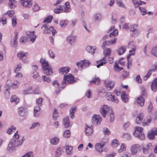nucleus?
Listing matches in <instances>:
<instances>
[{
    "label": "nucleus",
    "instance_id": "1",
    "mask_svg": "<svg viewBox=\"0 0 157 157\" xmlns=\"http://www.w3.org/2000/svg\"><path fill=\"white\" fill-rule=\"evenodd\" d=\"M13 138L14 139L10 140L7 147V150L9 151H11L14 149L15 146H18L21 145L25 140L23 136L18 135V131L15 133Z\"/></svg>",
    "mask_w": 157,
    "mask_h": 157
},
{
    "label": "nucleus",
    "instance_id": "2",
    "mask_svg": "<svg viewBox=\"0 0 157 157\" xmlns=\"http://www.w3.org/2000/svg\"><path fill=\"white\" fill-rule=\"evenodd\" d=\"M118 34V31L117 29L114 30L109 35V37L113 38V40H105L102 44L101 47L103 48L105 47V45H110L115 44L116 42V38L115 36H117Z\"/></svg>",
    "mask_w": 157,
    "mask_h": 157
},
{
    "label": "nucleus",
    "instance_id": "3",
    "mask_svg": "<svg viewBox=\"0 0 157 157\" xmlns=\"http://www.w3.org/2000/svg\"><path fill=\"white\" fill-rule=\"evenodd\" d=\"M40 62L42 64L45 74L46 75H51L53 73L52 69L48 64V62L44 59H41Z\"/></svg>",
    "mask_w": 157,
    "mask_h": 157
},
{
    "label": "nucleus",
    "instance_id": "4",
    "mask_svg": "<svg viewBox=\"0 0 157 157\" xmlns=\"http://www.w3.org/2000/svg\"><path fill=\"white\" fill-rule=\"evenodd\" d=\"M74 77L71 74H69L68 75H65L63 77V81L62 82V85L63 86L61 90L64 88L65 85L68 84H72L74 82Z\"/></svg>",
    "mask_w": 157,
    "mask_h": 157
},
{
    "label": "nucleus",
    "instance_id": "5",
    "mask_svg": "<svg viewBox=\"0 0 157 157\" xmlns=\"http://www.w3.org/2000/svg\"><path fill=\"white\" fill-rule=\"evenodd\" d=\"M143 128L139 127H136L133 133L134 136L138 138L141 140H144L145 139L144 134L143 132Z\"/></svg>",
    "mask_w": 157,
    "mask_h": 157
},
{
    "label": "nucleus",
    "instance_id": "6",
    "mask_svg": "<svg viewBox=\"0 0 157 157\" xmlns=\"http://www.w3.org/2000/svg\"><path fill=\"white\" fill-rule=\"evenodd\" d=\"M140 145L139 144H134L132 145L130 149L131 154L133 155H137L138 152L140 151Z\"/></svg>",
    "mask_w": 157,
    "mask_h": 157
},
{
    "label": "nucleus",
    "instance_id": "7",
    "mask_svg": "<svg viewBox=\"0 0 157 157\" xmlns=\"http://www.w3.org/2000/svg\"><path fill=\"white\" fill-rule=\"evenodd\" d=\"M90 64V62L88 60H84L81 61L79 62L76 63V65L78 67L81 68V69L82 70L83 68H85Z\"/></svg>",
    "mask_w": 157,
    "mask_h": 157
},
{
    "label": "nucleus",
    "instance_id": "8",
    "mask_svg": "<svg viewBox=\"0 0 157 157\" xmlns=\"http://www.w3.org/2000/svg\"><path fill=\"white\" fill-rule=\"evenodd\" d=\"M109 107L107 105H104L101 106L100 109V112L103 117H105L109 110Z\"/></svg>",
    "mask_w": 157,
    "mask_h": 157
},
{
    "label": "nucleus",
    "instance_id": "9",
    "mask_svg": "<svg viewBox=\"0 0 157 157\" xmlns=\"http://www.w3.org/2000/svg\"><path fill=\"white\" fill-rule=\"evenodd\" d=\"M156 135H157V128H155L151 129L148 132L147 136L149 139L152 140L155 139V136Z\"/></svg>",
    "mask_w": 157,
    "mask_h": 157
},
{
    "label": "nucleus",
    "instance_id": "10",
    "mask_svg": "<svg viewBox=\"0 0 157 157\" xmlns=\"http://www.w3.org/2000/svg\"><path fill=\"white\" fill-rule=\"evenodd\" d=\"M21 2L22 5L26 8H30L32 5V0H21Z\"/></svg>",
    "mask_w": 157,
    "mask_h": 157
},
{
    "label": "nucleus",
    "instance_id": "11",
    "mask_svg": "<svg viewBox=\"0 0 157 157\" xmlns=\"http://www.w3.org/2000/svg\"><path fill=\"white\" fill-rule=\"evenodd\" d=\"M106 97L108 100L112 101L116 103H117L118 102L117 98L109 93L107 94Z\"/></svg>",
    "mask_w": 157,
    "mask_h": 157
},
{
    "label": "nucleus",
    "instance_id": "12",
    "mask_svg": "<svg viewBox=\"0 0 157 157\" xmlns=\"http://www.w3.org/2000/svg\"><path fill=\"white\" fill-rule=\"evenodd\" d=\"M101 121V117L99 115H95L92 117V119L93 123L96 124L98 125L100 124Z\"/></svg>",
    "mask_w": 157,
    "mask_h": 157
},
{
    "label": "nucleus",
    "instance_id": "13",
    "mask_svg": "<svg viewBox=\"0 0 157 157\" xmlns=\"http://www.w3.org/2000/svg\"><path fill=\"white\" fill-rule=\"evenodd\" d=\"M105 84L107 89L109 90H110L113 87L114 83L111 81H108L105 82Z\"/></svg>",
    "mask_w": 157,
    "mask_h": 157
},
{
    "label": "nucleus",
    "instance_id": "14",
    "mask_svg": "<svg viewBox=\"0 0 157 157\" xmlns=\"http://www.w3.org/2000/svg\"><path fill=\"white\" fill-rule=\"evenodd\" d=\"M104 145L103 142L97 143L95 146L96 150L99 152H102Z\"/></svg>",
    "mask_w": 157,
    "mask_h": 157
},
{
    "label": "nucleus",
    "instance_id": "15",
    "mask_svg": "<svg viewBox=\"0 0 157 157\" xmlns=\"http://www.w3.org/2000/svg\"><path fill=\"white\" fill-rule=\"evenodd\" d=\"M27 113V110L25 107H21L18 109V114L21 116L26 115Z\"/></svg>",
    "mask_w": 157,
    "mask_h": 157
},
{
    "label": "nucleus",
    "instance_id": "16",
    "mask_svg": "<svg viewBox=\"0 0 157 157\" xmlns=\"http://www.w3.org/2000/svg\"><path fill=\"white\" fill-rule=\"evenodd\" d=\"M93 131V126H88L87 124L85 127V134L86 135L89 136L91 135Z\"/></svg>",
    "mask_w": 157,
    "mask_h": 157
},
{
    "label": "nucleus",
    "instance_id": "17",
    "mask_svg": "<svg viewBox=\"0 0 157 157\" xmlns=\"http://www.w3.org/2000/svg\"><path fill=\"white\" fill-rule=\"evenodd\" d=\"M27 35L29 36L30 39V40L33 42L35 41V39L36 37V36L34 34V32H27Z\"/></svg>",
    "mask_w": 157,
    "mask_h": 157
},
{
    "label": "nucleus",
    "instance_id": "18",
    "mask_svg": "<svg viewBox=\"0 0 157 157\" xmlns=\"http://www.w3.org/2000/svg\"><path fill=\"white\" fill-rule=\"evenodd\" d=\"M43 32L45 34L49 33L51 32H52L53 36H54L55 34L56 33V30L53 29L52 26L49 27V29H45Z\"/></svg>",
    "mask_w": 157,
    "mask_h": 157
},
{
    "label": "nucleus",
    "instance_id": "19",
    "mask_svg": "<svg viewBox=\"0 0 157 157\" xmlns=\"http://www.w3.org/2000/svg\"><path fill=\"white\" fill-rule=\"evenodd\" d=\"M137 105H140L141 106H142L144 104V99L142 95L139 97L136 100Z\"/></svg>",
    "mask_w": 157,
    "mask_h": 157
},
{
    "label": "nucleus",
    "instance_id": "20",
    "mask_svg": "<svg viewBox=\"0 0 157 157\" xmlns=\"http://www.w3.org/2000/svg\"><path fill=\"white\" fill-rule=\"evenodd\" d=\"M70 69V68L68 67H63L59 69V72L61 74L66 75L69 72Z\"/></svg>",
    "mask_w": 157,
    "mask_h": 157
},
{
    "label": "nucleus",
    "instance_id": "21",
    "mask_svg": "<svg viewBox=\"0 0 157 157\" xmlns=\"http://www.w3.org/2000/svg\"><path fill=\"white\" fill-rule=\"evenodd\" d=\"M151 89L152 91L155 92L157 90V78L154 79L151 83Z\"/></svg>",
    "mask_w": 157,
    "mask_h": 157
},
{
    "label": "nucleus",
    "instance_id": "22",
    "mask_svg": "<svg viewBox=\"0 0 157 157\" xmlns=\"http://www.w3.org/2000/svg\"><path fill=\"white\" fill-rule=\"evenodd\" d=\"M100 83V81L99 78L95 77L93 78V79L90 81V84L91 85L94 84L96 85H99Z\"/></svg>",
    "mask_w": 157,
    "mask_h": 157
},
{
    "label": "nucleus",
    "instance_id": "23",
    "mask_svg": "<svg viewBox=\"0 0 157 157\" xmlns=\"http://www.w3.org/2000/svg\"><path fill=\"white\" fill-rule=\"evenodd\" d=\"M75 36L72 35L69 36L67 38L68 42L71 45L75 42Z\"/></svg>",
    "mask_w": 157,
    "mask_h": 157
},
{
    "label": "nucleus",
    "instance_id": "24",
    "mask_svg": "<svg viewBox=\"0 0 157 157\" xmlns=\"http://www.w3.org/2000/svg\"><path fill=\"white\" fill-rule=\"evenodd\" d=\"M128 48H130L131 51L133 52H135L136 50V46L134 44V42L133 41H131L129 42L128 45Z\"/></svg>",
    "mask_w": 157,
    "mask_h": 157
},
{
    "label": "nucleus",
    "instance_id": "25",
    "mask_svg": "<svg viewBox=\"0 0 157 157\" xmlns=\"http://www.w3.org/2000/svg\"><path fill=\"white\" fill-rule=\"evenodd\" d=\"M107 59L105 57H104L100 61H98L97 63L98 64L97 65V68H99L100 66H102L106 62Z\"/></svg>",
    "mask_w": 157,
    "mask_h": 157
},
{
    "label": "nucleus",
    "instance_id": "26",
    "mask_svg": "<svg viewBox=\"0 0 157 157\" xmlns=\"http://www.w3.org/2000/svg\"><path fill=\"white\" fill-rule=\"evenodd\" d=\"M76 107L75 106L72 107L70 110V116L72 119H73L75 117V112L76 110Z\"/></svg>",
    "mask_w": 157,
    "mask_h": 157
},
{
    "label": "nucleus",
    "instance_id": "27",
    "mask_svg": "<svg viewBox=\"0 0 157 157\" xmlns=\"http://www.w3.org/2000/svg\"><path fill=\"white\" fill-rule=\"evenodd\" d=\"M143 116V113L140 114L137 116L136 119V122L137 124H140L142 122Z\"/></svg>",
    "mask_w": 157,
    "mask_h": 157
},
{
    "label": "nucleus",
    "instance_id": "28",
    "mask_svg": "<svg viewBox=\"0 0 157 157\" xmlns=\"http://www.w3.org/2000/svg\"><path fill=\"white\" fill-rule=\"evenodd\" d=\"M33 87L31 86H30L29 87V88L24 90L23 91V94L25 95L31 94L32 93V90Z\"/></svg>",
    "mask_w": 157,
    "mask_h": 157
},
{
    "label": "nucleus",
    "instance_id": "29",
    "mask_svg": "<svg viewBox=\"0 0 157 157\" xmlns=\"http://www.w3.org/2000/svg\"><path fill=\"white\" fill-rule=\"evenodd\" d=\"M73 147L67 146L66 147V153L69 155H71L72 153Z\"/></svg>",
    "mask_w": 157,
    "mask_h": 157
},
{
    "label": "nucleus",
    "instance_id": "30",
    "mask_svg": "<svg viewBox=\"0 0 157 157\" xmlns=\"http://www.w3.org/2000/svg\"><path fill=\"white\" fill-rule=\"evenodd\" d=\"M117 5L121 8H126V7L124 4L122 0H116V1Z\"/></svg>",
    "mask_w": 157,
    "mask_h": 157
},
{
    "label": "nucleus",
    "instance_id": "31",
    "mask_svg": "<svg viewBox=\"0 0 157 157\" xmlns=\"http://www.w3.org/2000/svg\"><path fill=\"white\" fill-rule=\"evenodd\" d=\"M86 50L87 52L91 53L92 54H93L95 52L96 49H95L93 47H91L90 46H88L86 48Z\"/></svg>",
    "mask_w": 157,
    "mask_h": 157
},
{
    "label": "nucleus",
    "instance_id": "32",
    "mask_svg": "<svg viewBox=\"0 0 157 157\" xmlns=\"http://www.w3.org/2000/svg\"><path fill=\"white\" fill-rule=\"evenodd\" d=\"M63 123L65 128H67L70 125V122L69 120L68 117H67L63 119Z\"/></svg>",
    "mask_w": 157,
    "mask_h": 157
},
{
    "label": "nucleus",
    "instance_id": "33",
    "mask_svg": "<svg viewBox=\"0 0 157 157\" xmlns=\"http://www.w3.org/2000/svg\"><path fill=\"white\" fill-rule=\"evenodd\" d=\"M59 141V139L56 137L52 138L50 140V143L52 145L57 144Z\"/></svg>",
    "mask_w": 157,
    "mask_h": 157
},
{
    "label": "nucleus",
    "instance_id": "34",
    "mask_svg": "<svg viewBox=\"0 0 157 157\" xmlns=\"http://www.w3.org/2000/svg\"><path fill=\"white\" fill-rule=\"evenodd\" d=\"M126 49V47L124 46L119 48L117 50V52L119 55H121L124 53Z\"/></svg>",
    "mask_w": 157,
    "mask_h": 157
},
{
    "label": "nucleus",
    "instance_id": "35",
    "mask_svg": "<svg viewBox=\"0 0 157 157\" xmlns=\"http://www.w3.org/2000/svg\"><path fill=\"white\" fill-rule=\"evenodd\" d=\"M16 0H10L9 5L12 9H14L16 7Z\"/></svg>",
    "mask_w": 157,
    "mask_h": 157
},
{
    "label": "nucleus",
    "instance_id": "36",
    "mask_svg": "<svg viewBox=\"0 0 157 157\" xmlns=\"http://www.w3.org/2000/svg\"><path fill=\"white\" fill-rule=\"evenodd\" d=\"M17 34L16 33L12 41L13 46L14 48H16L17 46Z\"/></svg>",
    "mask_w": 157,
    "mask_h": 157
},
{
    "label": "nucleus",
    "instance_id": "37",
    "mask_svg": "<svg viewBox=\"0 0 157 157\" xmlns=\"http://www.w3.org/2000/svg\"><path fill=\"white\" fill-rule=\"evenodd\" d=\"M121 98L122 100L125 102H126L128 101V98L127 95L125 94L124 92H122Z\"/></svg>",
    "mask_w": 157,
    "mask_h": 157
},
{
    "label": "nucleus",
    "instance_id": "38",
    "mask_svg": "<svg viewBox=\"0 0 157 157\" xmlns=\"http://www.w3.org/2000/svg\"><path fill=\"white\" fill-rule=\"evenodd\" d=\"M28 54L27 52L24 53L23 52H20L18 53L17 56L20 59H22L24 57H26Z\"/></svg>",
    "mask_w": 157,
    "mask_h": 157
},
{
    "label": "nucleus",
    "instance_id": "39",
    "mask_svg": "<svg viewBox=\"0 0 157 157\" xmlns=\"http://www.w3.org/2000/svg\"><path fill=\"white\" fill-rule=\"evenodd\" d=\"M121 137L126 139L127 140H129L132 139L131 136L128 133H124L122 136Z\"/></svg>",
    "mask_w": 157,
    "mask_h": 157
},
{
    "label": "nucleus",
    "instance_id": "40",
    "mask_svg": "<svg viewBox=\"0 0 157 157\" xmlns=\"http://www.w3.org/2000/svg\"><path fill=\"white\" fill-rule=\"evenodd\" d=\"M63 8L62 6H59L55 9L54 12L55 13H59L62 12Z\"/></svg>",
    "mask_w": 157,
    "mask_h": 157
},
{
    "label": "nucleus",
    "instance_id": "41",
    "mask_svg": "<svg viewBox=\"0 0 157 157\" xmlns=\"http://www.w3.org/2000/svg\"><path fill=\"white\" fill-rule=\"evenodd\" d=\"M16 128L15 126L12 125L10 128H9L7 131V132L9 134H11L13 132L15 131Z\"/></svg>",
    "mask_w": 157,
    "mask_h": 157
},
{
    "label": "nucleus",
    "instance_id": "42",
    "mask_svg": "<svg viewBox=\"0 0 157 157\" xmlns=\"http://www.w3.org/2000/svg\"><path fill=\"white\" fill-rule=\"evenodd\" d=\"M20 82L16 80L14 81L12 84V87L13 89H16L20 85Z\"/></svg>",
    "mask_w": 157,
    "mask_h": 157
},
{
    "label": "nucleus",
    "instance_id": "43",
    "mask_svg": "<svg viewBox=\"0 0 157 157\" xmlns=\"http://www.w3.org/2000/svg\"><path fill=\"white\" fill-rule=\"evenodd\" d=\"M65 6H66V8L64 10V11L68 13L70 11V4L68 2L65 3Z\"/></svg>",
    "mask_w": 157,
    "mask_h": 157
},
{
    "label": "nucleus",
    "instance_id": "44",
    "mask_svg": "<svg viewBox=\"0 0 157 157\" xmlns=\"http://www.w3.org/2000/svg\"><path fill=\"white\" fill-rule=\"evenodd\" d=\"M10 101L12 103L16 102V103L19 101V99L15 95L12 96L10 98Z\"/></svg>",
    "mask_w": 157,
    "mask_h": 157
},
{
    "label": "nucleus",
    "instance_id": "45",
    "mask_svg": "<svg viewBox=\"0 0 157 157\" xmlns=\"http://www.w3.org/2000/svg\"><path fill=\"white\" fill-rule=\"evenodd\" d=\"M126 149V147L125 145L123 143L122 144L121 146V147L118 150V152L119 153H121L123 151H125Z\"/></svg>",
    "mask_w": 157,
    "mask_h": 157
},
{
    "label": "nucleus",
    "instance_id": "46",
    "mask_svg": "<svg viewBox=\"0 0 157 157\" xmlns=\"http://www.w3.org/2000/svg\"><path fill=\"white\" fill-rule=\"evenodd\" d=\"M68 21L67 20L61 21L60 22V25L62 27H65L68 24Z\"/></svg>",
    "mask_w": 157,
    "mask_h": 157
},
{
    "label": "nucleus",
    "instance_id": "47",
    "mask_svg": "<svg viewBox=\"0 0 157 157\" xmlns=\"http://www.w3.org/2000/svg\"><path fill=\"white\" fill-rule=\"evenodd\" d=\"M21 157H34V155L32 151H29Z\"/></svg>",
    "mask_w": 157,
    "mask_h": 157
},
{
    "label": "nucleus",
    "instance_id": "48",
    "mask_svg": "<svg viewBox=\"0 0 157 157\" xmlns=\"http://www.w3.org/2000/svg\"><path fill=\"white\" fill-rule=\"evenodd\" d=\"M152 74L151 71H149L147 74L144 76V81L147 80L148 78L151 76Z\"/></svg>",
    "mask_w": 157,
    "mask_h": 157
},
{
    "label": "nucleus",
    "instance_id": "49",
    "mask_svg": "<svg viewBox=\"0 0 157 157\" xmlns=\"http://www.w3.org/2000/svg\"><path fill=\"white\" fill-rule=\"evenodd\" d=\"M63 136L65 138H69L71 135L70 132L69 130H66L63 133Z\"/></svg>",
    "mask_w": 157,
    "mask_h": 157
},
{
    "label": "nucleus",
    "instance_id": "50",
    "mask_svg": "<svg viewBox=\"0 0 157 157\" xmlns=\"http://www.w3.org/2000/svg\"><path fill=\"white\" fill-rule=\"evenodd\" d=\"M53 19V17L50 16L48 17L43 21V23L48 22L50 23Z\"/></svg>",
    "mask_w": 157,
    "mask_h": 157
},
{
    "label": "nucleus",
    "instance_id": "51",
    "mask_svg": "<svg viewBox=\"0 0 157 157\" xmlns=\"http://www.w3.org/2000/svg\"><path fill=\"white\" fill-rule=\"evenodd\" d=\"M61 150L60 147L57 148L56 151V157H59L61 155Z\"/></svg>",
    "mask_w": 157,
    "mask_h": 157
},
{
    "label": "nucleus",
    "instance_id": "52",
    "mask_svg": "<svg viewBox=\"0 0 157 157\" xmlns=\"http://www.w3.org/2000/svg\"><path fill=\"white\" fill-rule=\"evenodd\" d=\"M137 25L136 24H134L132 25L130 28V31L133 32L136 31L137 29Z\"/></svg>",
    "mask_w": 157,
    "mask_h": 157
},
{
    "label": "nucleus",
    "instance_id": "53",
    "mask_svg": "<svg viewBox=\"0 0 157 157\" xmlns=\"http://www.w3.org/2000/svg\"><path fill=\"white\" fill-rule=\"evenodd\" d=\"M151 53L155 56H157V47L153 48L151 50Z\"/></svg>",
    "mask_w": 157,
    "mask_h": 157
},
{
    "label": "nucleus",
    "instance_id": "54",
    "mask_svg": "<svg viewBox=\"0 0 157 157\" xmlns=\"http://www.w3.org/2000/svg\"><path fill=\"white\" fill-rule=\"evenodd\" d=\"M94 17L96 21L100 20L101 19V15L99 13L95 14Z\"/></svg>",
    "mask_w": 157,
    "mask_h": 157
},
{
    "label": "nucleus",
    "instance_id": "55",
    "mask_svg": "<svg viewBox=\"0 0 157 157\" xmlns=\"http://www.w3.org/2000/svg\"><path fill=\"white\" fill-rule=\"evenodd\" d=\"M42 78L44 82H49L51 81L49 78L45 76H42Z\"/></svg>",
    "mask_w": 157,
    "mask_h": 157
},
{
    "label": "nucleus",
    "instance_id": "56",
    "mask_svg": "<svg viewBox=\"0 0 157 157\" xmlns=\"http://www.w3.org/2000/svg\"><path fill=\"white\" fill-rule=\"evenodd\" d=\"M139 9L143 15H144L147 13V11L145 8L141 7H139Z\"/></svg>",
    "mask_w": 157,
    "mask_h": 157
},
{
    "label": "nucleus",
    "instance_id": "57",
    "mask_svg": "<svg viewBox=\"0 0 157 157\" xmlns=\"http://www.w3.org/2000/svg\"><path fill=\"white\" fill-rule=\"evenodd\" d=\"M42 101L43 99L41 98H40L38 99H36V105H38L41 106Z\"/></svg>",
    "mask_w": 157,
    "mask_h": 157
},
{
    "label": "nucleus",
    "instance_id": "58",
    "mask_svg": "<svg viewBox=\"0 0 157 157\" xmlns=\"http://www.w3.org/2000/svg\"><path fill=\"white\" fill-rule=\"evenodd\" d=\"M114 120V116L113 113L111 111L110 113V121L111 122H113Z\"/></svg>",
    "mask_w": 157,
    "mask_h": 157
},
{
    "label": "nucleus",
    "instance_id": "59",
    "mask_svg": "<svg viewBox=\"0 0 157 157\" xmlns=\"http://www.w3.org/2000/svg\"><path fill=\"white\" fill-rule=\"evenodd\" d=\"M151 122V118L147 119V122H145L143 123L142 125L143 126H145L146 125H149Z\"/></svg>",
    "mask_w": 157,
    "mask_h": 157
},
{
    "label": "nucleus",
    "instance_id": "60",
    "mask_svg": "<svg viewBox=\"0 0 157 157\" xmlns=\"http://www.w3.org/2000/svg\"><path fill=\"white\" fill-rule=\"evenodd\" d=\"M48 53L50 56V57L54 59L55 57V54L51 50H48Z\"/></svg>",
    "mask_w": 157,
    "mask_h": 157
},
{
    "label": "nucleus",
    "instance_id": "61",
    "mask_svg": "<svg viewBox=\"0 0 157 157\" xmlns=\"http://www.w3.org/2000/svg\"><path fill=\"white\" fill-rule=\"evenodd\" d=\"M14 14V12L13 10H11L8 11L7 13V14L10 17H12L13 16Z\"/></svg>",
    "mask_w": 157,
    "mask_h": 157
},
{
    "label": "nucleus",
    "instance_id": "62",
    "mask_svg": "<svg viewBox=\"0 0 157 157\" xmlns=\"http://www.w3.org/2000/svg\"><path fill=\"white\" fill-rule=\"evenodd\" d=\"M142 149L143 152L144 154H147L149 153L150 150L146 147H143Z\"/></svg>",
    "mask_w": 157,
    "mask_h": 157
},
{
    "label": "nucleus",
    "instance_id": "63",
    "mask_svg": "<svg viewBox=\"0 0 157 157\" xmlns=\"http://www.w3.org/2000/svg\"><path fill=\"white\" fill-rule=\"evenodd\" d=\"M21 63H19L15 69L14 70L15 73H16V72H18L20 71L21 68Z\"/></svg>",
    "mask_w": 157,
    "mask_h": 157
},
{
    "label": "nucleus",
    "instance_id": "64",
    "mask_svg": "<svg viewBox=\"0 0 157 157\" xmlns=\"http://www.w3.org/2000/svg\"><path fill=\"white\" fill-rule=\"evenodd\" d=\"M5 97L6 99L9 98L10 97L9 92L7 89H6L5 92Z\"/></svg>",
    "mask_w": 157,
    "mask_h": 157
}]
</instances>
